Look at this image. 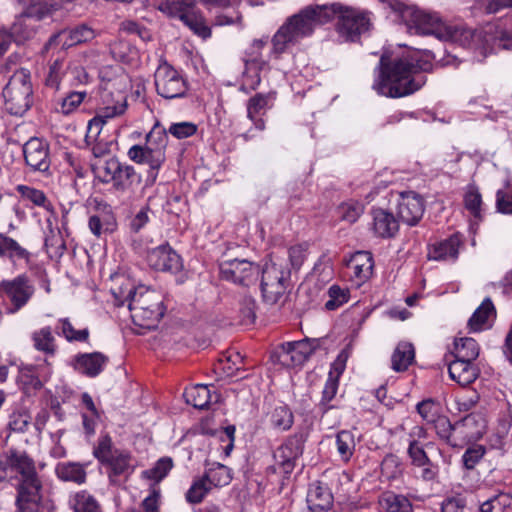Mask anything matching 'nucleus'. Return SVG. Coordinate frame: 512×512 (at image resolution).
I'll list each match as a JSON object with an SVG mask.
<instances>
[{
  "label": "nucleus",
  "mask_w": 512,
  "mask_h": 512,
  "mask_svg": "<svg viewBox=\"0 0 512 512\" xmlns=\"http://www.w3.org/2000/svg\"><path fill=\"white\" fill-rule=\"evenodd\" d=\"M430 63L414 58L398 59L388 62V56L382 54L379 62V76L373 88L378 94L398 98L414 93L425 83L421 71H428Z\"/></svg>",
  "instance_id": "nucleus-1"
},
{
  "label": "nucleus",
  "mask_w": 512,
  "mask_h": 512,
  "mask_svg": "<svg viewBox=\"0 0 512 512\" xmlns=\"http://www.w3.org/2000/svg\"><path fill=\"white\" fill-rule=\"evenodd\" d=\"M93 455L105 466L109 484L112 486H124L134 473L135 464L131 453L114 448L109 435L99 438Z\"/></svg>",
  "instance_id": "nucleus-2"
},
{
  "label": "nucleus",
  "mask_w": 512,
  "mask_h": 512,
  "mask_svg": "<svg viewBox=\"0 0 512 512\" xmlns=\"http://www.w3.org/2000/svg\"><path fill=\"white\" fill-rule=\"evenodd\" d=\"M128 308L134 324L146 329L155 328L165 311L161 294L143 286L137 288Z\"/></svg>",
  "instance_id": "nucleus-3"
},
{
  "label": "nucleus",
  "mask_w": 512,
  "mask_h": 512,
  "mask_svg": "<svg viewBox=\"0 0 512 512\" xmlns=\"http://www.w3.org/2000/svg\"><path fill=\"white\" fill-rule=\"evenodd\" d=\"M5 109L12 115L22 116L32 104V86L28 71H16L3 89Z\"/></svg>",
  "instance_id": "nucleus-4"
},
{
  "label": "nucleus",
  "mask_w": 512,
  "mask_h": 512,
  "mask_svg": "<svg viewBox=\"0 0 512 512\" xmlns=\"http://www.w3.org/2000/svg\"><path fill=\"white\" fill-rule=\"evenodd\" d=\"M261 293L266 304H277L285 295L289 280L290 270L282 262H271L261 269Z\"/></svg>",
  "instance_id": "nucleus-5"
},
{
  "label": "nucleus",
  "mask_w": 512,
  "mask_h": 512,
  "mask_svg": "<svg viewBox=\"0 0 512 512\" xmlns=\"http://www.w3.org/2000/svg\"><path fill=\"white\" fill-rule=\"evenodd\" d=\"M330 4L308 5L288 17L277 32H311L331 22Z\"/></svg>",
  "instance_id": "nucleus-6"
},
{
  "label": "nucleus",
  "mask_w": 512,
  "mask_h": 512,
  "mask_svg": "<svg viewBox=\"0 0 512 512\" xmlns=\"http://www.w3.org/2000/svg\"><path fill=\"white\" fill-rule=\"evenodd\" d=\"M390 7L400 14L409 29H416L418 32H453L437 13L406 6L400 1L391 2Z\"/></svg>",
  "instance_id": "nucleus-7"
},
{
  "label": "nucleus",
  "mask_w": 512,
  "mask_h": 512,
  "mask_svg": "<svg viewBox=\"0 0 512 512\" xmlns=\"http://www.w3.org/2000/svg\"><path fill=\"white\" fill-rule=\"evenodd\" d=\"M157 9L169 17H178L193 32H210L204 16L195 9L194 0H161Z\"/></svg>",
  "instance_id": "nucleus-8"
},
{
  "label": "nucleus",
  "mask_w": 512,
  "mask_h": 512,
  "mask_svg": "<svg viewBox=\"0 0 512 512\" xmlns=\"http://www.w3.org/2000/svg\"><path fill=\"white\" fill-rule=\"evenodd\" d=\"M157 94L165 99L184 97L188 90L187 81L170 64L162 62L154 73Z\"/></svg>",
  "instance_id": "nucleus-9"
},
{
  "label": "nucleus",
  "mask_w": 512,
  "mask_h": 512,
  "mask_svg": "<svg viewBox=\"0 0 512 512\" xmlns=\"http://www.w3.org/2000/svg\"><path fill=\"white\" fill-rule=\"evenodd\" d=\"M331 21L338 15V25L344 32H366L372 29L371 13L339 2L330 3Z\"/></svg>",
  "instance_id": "nucleus-10"
},
{
  "label": "nucleus",
  "mask_w": 512,
  "mask_h": 512,
  "mask_svg": "<svg viewBox=\"0 0 512 512\" xmlns=\"http://www.w3.org/2000/svg\"><path fill=\"white\" fill-rule=\"evenodd\" d=\"M260 271L258 264L246 259L227 260L220 264V275L223 280L244 287L255 284Z\"/></svg>",
  "instance_id": "nucleus-11"
},
{
  "label": "nucleus",
  "mask_w": 512,
  "mask_h": 512,
  "mask_svg": "<svg viewBox=\"0 0 512 512\" xmlns=\"http://www.w3.org/2000/svg\"><path fill=\"white\" fill-rule=\"evenodd\" d=\"M16 491L17 512H40L45 506L40 478L19 480Z\"/></svg>",
  "instance_id": "nucleus-12"
},
{
  "label": "nucleus",
  "mask_w": 512,
  "mask_h": 512,
  "mask_svg": "<svg viewBox=\"0 0 512 512\" xmlns=\"http://www.w3.org/2000/svg\"><path fill=\"white\" fill-rule=\"evenodd\" d=\"M5 293L11 305L7 313L14 314L23 308L35 293V287L26 275H19L13 280L0 281V295Z\"/></svg>",
  "instance_id": "nucleus-13"
},
{
  "label": "nucleus",
  "mask_w": 512,
  "mask_h": 512,
  "mask_svg": "<svg viewBox=\"0 0 512 512\" xmlns=\"http://www.w3.org/2000/svg\"><path fill=\"white\" fill-rule=\"evenodd\" d=\"M305 439L302 434H295L289 437L282 445H280L274 452V471H279L283 474H290L295 468L296 460L303 453V445Z\"/></svg>",
  "instance_id": "nucleus-14"
},
{
  "label": "nucleus",
  "mask_w": 512,
  "mask_h": 512,
  "mask_svg": "<svg viewBox=\"0 0 512 512\" xmlns=\"http://www.w3.org/2000/svg\"><path fill=\"white\" fill-rule=\"evenodd\" d=\"M319 339L305 338L300 341L287 342L281 345L279 361L287 367L302 365L319 347Z\"/></svg>",
  "instance_id": "nucleus-15"
},
{
  "label": "nucleus",
  "mask_w": 512,
  "mask_h": 512,
  "mask_svg": "<svg viewBox=\"0 0 512 512\" xmlns=\"http://www.w3.org/2000/svg\"><path fill=\"white\" fill-rule=\"evenodd\" d=\"M125 108V104L106 106L89 121L86 139H94L97 141V143L92 147V153L95 157H102L109 152V145L98 141V136L100 135L106 120L117 115H121L125 111Z\"/></svg>",
  "instance_id": "nucleus-16"
},
{
  "label": "nucleus",
  "mask_w": 512,
  "mask_h": 512,
  "mask_svg": "<svg viewBox=\"0 0 512 512\" xmlns=\"http://www.w3.org/2000/svg\"><path fill=\"white\" fill-rule=\"evenodd\" d=\"M424 213V201L415 192H403L399 195L397 214L399 219L409 226L416 225Z\"/></svg>",
  "instance_id": "nucleus-17"
},
{
  "label": "nucleus",
  "mask_w": 512,
  "mask_h": 512,
  "mask_svg": "<svg viewBox=\"0 0 512 512\" xmlns=\"http://www.w3.org/2000/svg\"><path fill=\"white\" fill-rule=\"evenodd\" d=\"M26 164L33 170L46 172L50 167V155L48 144L39 139H29L23 147Z\"/></svg>",
  "instance_id": "nucleus-18"
},
{
  "label": "nucleus",
  "mask_w": 512,
  "mask_h": 512,
  "mask_svg": "<svg viewBox=\"0 0 512 512\" xmlns=\"http://www.w3.org/2000/svg\"><path fill=\"white\" fill-rule=\"evenodd\" d=\"M149 265L155 270L178 272L182 268L180 256L168 245H161L149 251Z\"/></svg>",
  "instance_id": "nucleus-19"
},
{
  "label": "nucleus",
  "mask_w": 512,
  "mask_h": 512,
  "mask_svg": "<svg viewBox=\"0 0 512 512\" xmlns=\"http://www.w3.org/2000/svg\"><path fill=\"white\" fill-rule=\"evenodd\" d=\"M99 75L102 82L101 88L103 90V98L111 94L112 91L116 89L120 97L117 105L124 104L122 102L124 100V96L121 92L126 89L127 76L123 73L122 69L119 66H106L100 70Z\"/></svg>",
  "instance_id": "nucleus-20"
},
{
  "label": "nucleus",
  "mask_w": 512,
  "mask_h": 512,
  "mask_svg": "<svg viewBox=\"0 0 512 512\" xmlns=\"http://www.w3.org/2000/svg\"><path fill=\"white\" fill-rule=\"evenodd\" d=\"M108 360L101 352L82 353L75 356L73 367L85 376L96 377L103 371Z\"/></svg>",
  "instance_id": "nucleus-21"
},
{
  "label": "nucleus",
  "mask_w": 512,
  "mask_h": 512,
  "mask_svg": "<svg viewBox=\"0 0 512 512\" xmlns=\"http://www.w3.org/2000/svg\"><path fill=\"white\" fill-rule=\"evenodd\" d=\"M371 214L373 219L372 230L376 236L391 238L397 233L399 224L391 212L376 208L372 210Z\"/></svg>",
  "instance_id": "nucleus-22"
},
{
  "label": "nucleus",
  "mask_w": 512,
  "mask_h": 512,
  "mask_svg": "<svg viewBox=\"0 0 512 512\" xmlns=\"http://www.w3.org/2000/svg\"><path fill=\"white\" fill-rule=\"evenodd\" d=\"M307 504L308 512L328 511L333 505V496L327 487L313 483L307 493Z\"/></svg>",
  "instance_id": "nucleus-23"
},
{
  "label": "nucleus",
  "mask_w": 512,
  "mask_h": 512,
  "mask_svg": "<svg viewBox=\"0 0 512 512\" xmlns=\"http://www.w3.org/2000/svg\"><path fill=\"white\" fill-rule=\"evenodd\" d=\"M140 182L141 177L133 166L122 165L111 183L117 192L133 193Z\"/></svg>",
  "instance_id": "nucleus-24"
},
{
  "label": "nucleus",
  "mask_w": 512,
  "mask_h": 512,
  "mask_svg": "<svg viewBox=\"0 0 512 512\" xmlns=\"http://www.w3.org/2000/svg\"><path fill=\"white\" fill-rule=\"evenodd\" d=\"M451 379L461 386L471 384L478 377V369L472 362L455 358L448 366Z\"/></svg>",
  "instance_id": "nucleus-25"
},
{
  "label": "nucleus",
  "mask_w": 512,
  "mask_h": 512,
  "mask_svg": "<svg viewBox=\"0 0 512 512\" xmlns=\"http://www.w3.org/2000/svg\"><path fill=\"white\" fill-rule=\"evenodd\" d=\"M168 129L162 128L159 124H156L152 130L146 136V145L152 149L154 153L155 163H164L165 149L168 143Z\"/></svg>",
  "instance_id": "nucleus-26"
},
{
  "label": "nucleus",
  "mask_w": 512,
  "mask_h": 512,
  "mask_svg": "<svg viewBox=\"0 0 512 512\" xmlns=\"http://www.w3.org/2000/svg\"><path fill=\"white\" fill-rule=\"evenodd\" d=\"M460 239L457 235L435 243L428 252L429 259L436 261L455 260L458 257Z\"/></svg>",
  "instance_id": "nucleus-27"
},
{
  "label": "nucleus",
  "mask_w": 512,
  "mask_h": 512,
  "mask_svg": "<svg viewBox=\"0 0 512 512\" xmlns=\"http://www.w3.org/2000/svg\"><path fill=\"white\" fill-rule=\"evenodd\" d=\"M415 349L412 343L402 341L399 342L392 354V369L396 372H402L414 362Z\"/></svg>",
  "instance_id": "nucleus-28"
},
{
  "label": "nucleus",
  "mask_w": 512,
  "mask_h": 512,
  "mask_svg": "<svg viewBox=\"0 0 512 512\" xmlns=\"http://www.w3.org/2000/svg\"><path fill=\"white\" fill-rule=\"evenodd\" d=\"M8 462L10 466L21 475L20 480L39 478L33 460L29 458L26 453L11 450Z\"/></svg>",
  "instance_id": "nucleus-29"
},
{
  "label": "nucleus",
  "mask_w": 512,
  "mask_h": 512,
  "mask_svg": "<svg viewBox=\"0 0 512 512\" xmlns=\"http://www.w3.org/2000/svg\"><path fill=\"white\" fill-rule=\"evenodd\" d=\"M31 339L33 341V347L37 351L51 357L56 354L57 344L51 327L46 326L34 331L31 335Z\"/></svg>",
  "instance_id": "nucleus-30"
},
{
  "label": "nucleus",
  "mask_w": 512,
  "mask_h": 512,
  "mask_svg": "<svg viewBox=\"0 0 512 512\" xmlns=\"http://www.w3.org/2000/svg\"><path fill=\"white\" fill-rule=\"evenodd\" d=\"M68 505L74 512H103L96 498L86 490L71 494Z\"/></svg>",
  "instance_id": "nucleus-31"
},
{
  "label": "nucleus",
  "mask_w": 512,
  "mask_h": 512,
  "mask_svg": "<svg viewBox=\"0 0 512 512\" xmlns=\"http://www.w3.org/2000/svg\"><path fill=\"white\" fill-rule=\"evenodd\" d=\"M347 267L353 272V275L365 280L369 278L373 269V259L370 252L359 251L355 253L347 263Z\"/></svg>",
  "instance_id": "nucleus-32"
},
{
  "label": "nucleus",
  "mask_w": 512,
  "mask_h": 512,
  "mask_svg": "<svg viewBox=\"0 0 512 512\" xmlns=\"http://www.w3.org/2000/svg\"><path fill=\"white\" fill-rule=\"evenodd\" d=\"M128 157L136 163H146L150 167L149 178L152 182L156 180L157 171L163 163L154 162V153L146 144L144 146L134 145L128 150Z\"/></svg>",
  "instance_id": "nucleus-33"
},
{
  "label": "nucleus",
  "mask_w": 512,
  "mask_h": 512,
  "mask_svg": "<svg viewBox=\"0 0 512 512\" xmlns=\"http://www.w3.org/2000/svg\"><path fill=\"white\" fill-rule=\"evenodd\" d=\"M379 505L385 512H413L410 499L393 492L383 493L379 498Z\"/></svg>",
  "instance_id": "nucleus-34"
},
{
  "label": "nucleus",
  "mask_w": 512,
  "mask_h": 512,
  "mask_svg": "<svg viewBox=\"0 0 512 512\" xmlns=\"http://www.w3.org/2000/svg\"><path fill=\"white\" fill-rule=\"evenodd\" d=\"M6 257L12 262L17 260L29 261L30 253L13 238L0 233V258Z\"/></svg>",
  "instance_id": "nucleus-35"
},
{
  "label": "nucleus",
  "mask_w": 512,
  "mask_h": 512,
  "mask_svg": "<svg viewBox=\"0 0 512 512\" xmlns=\"http://www.w3.org/2000/svg\"><path fill=\"white\" fill-rule=\"evenodd\" d=\"M266 66V62L257 58L245 60L243 72L242 90H255L260 82V71Z\"/></svg>",
  "instance_id": "nucleus-36"
},
{
  "label": "nucleus",
  "mask_w": 512,
  "mask_h": 512,
  "mask_svg": "<svg viewBox=\"0 0 512 512\" xmlns=\"http://www.w3.org/2000/svg\"><path fill=\"white\" fill-rule=\"evenodd\" d=\"M495 313V307L491 299L485 298L468 321L470 330L473 332L483 330L489 317L495 315Z\"/></svg>",
  "instance_id": "nucleus-37"
},
{
  "label": "nucleus",
  "mask_w": 512,
  "mask_h": 512,
  "mask_svg": "<svg viewBox=\"0 0 512 512\" xmlns=\"http://www.w3.org/2000/svg\"><path fill=\"white\" fill-rule=\"evenodd\" d=\"M56 474L63 481H71L77 484H83L86 481V471L79 463H59L56 467Z\"/></svg>",
  "instance_id": "nucleus-38"
},
{
  "label": "nucleus",
  "mask_w": 512,
  "mask_h": 512,
  "mask_svg": "<svg viewBox=\"0 0 512 512\" xmlns=\"http://www.w3.org/2000/svg\"><path fill=\"white\" fill-rule=\"evenodd\" d=\"M380 470L382 478L386 481H393L402 476L404 464L399 456L388 453L381 462Z\"/></svg>",
  "instance_id": "nucleus-39"
},
{
  "label": "nucleus",
  "mask_w": 512,
  "mask_h": 512,
  "mask_svg": "<svg viewBox=\"0 0 512 512\" xmlns=\"http://www.w3.org/2000/svg\"><path fill=\"white\" fill-rule=\"evenodd\" d=\"M455 358L473 362L479 355V346L473 338H460L454 343Z\"/></svg>",
  "instance_id": "nucleus-40"
},
{
  "label": "nucleus",
  "mask_w": 512,
  "mask_h": 512,
  "mask_svg": "<svg viewBox=\"0 0 512 512\" xmlns=\"http://www.w3.org/2000/svg\"><path fill=\"white\" fill-rule=\"evenodd\" d=\"M293 422V413L284 405L275 407L269 416L270 425L278 431L289 430L292 427Z\"/></svg>",
  "instance_id": "nucleus-41"
},
{
  "label": "nucleus",
  "mask_w": 512,
  "mask_h": 512,
  "mask_svg": "<svg viewBox=\"0 0 512 512\" xmlns=\"http://www.w3.org/2000/svg\"><path fill=\"white\" fill-rule=\"evenodd\" d=\"M187 403L195 408L204 409L212 402V395L207 385L197 384L185 392Z\"/></svg>",
  "instance_id": "nucleus-42"
},
{
  "label": "nucleus",
  "mask_w": 512,
  "mask_h": 512,
  "mask_svg": "<svg viewBox=\"0 0 512 512\" xmlns=\"http://www.w3.org/2000/svg\"><path fill=\"white\" fill-rule=\"evenodd\" d=\"M88 226L95 236L100 237L113 232L116 228V221L112 214L92 215L89 218Z\"/></svg>",
  "instance_id": "nucleus-43"
},
{
  "label": "nucleus",
  "mask_w": 512,
  "mask_h": 512,
  "mask_svg": "<svg viewBox=\"0 0 512 512\" xmlns=\"http://www.w3.org/2000/svg\"><path fill=\"white\" fill-rule=\"evenodd\" d=\"M337 452L344 462L351 459L355 451V438L354 434L348 430H342L336 435Z\"/></svg>",
  "instance_id": "nucleus-44"
},
{
  "label": "nucleus",
  "mask_w": 512,
  "mask_h": 512,
  "mask_svg": "<svg viewBox=\"0 0 512 512\" xmlns=\"http://www.w3.org/2000/svg\"><path fill=\"white\" fill-rule=\"evenodd\" d=\"M203 476L214 487L226 486L232 480L230 468L220 463L208 469Z\"/></svg>",
  "instance_id": "nucleus-45"
},
{
  "label": "nucleus",
  "mask_w": 512,
  "mask_h": 512,
  "mask_svg": "<svg viewBox=\"0 0 512 512\" xmlns=\"http://www.w3.org/2000/svg\"><path fill=\"white\" fill-rule=\"evenodd\" d=\"M275 92L268 93H257L255 96L251 97L247 103V116L250 120H254V118L259 115L263 110L269 107V104L275 98Z\"/></svg>",
  "instance_id": "nucleus-46"
},
{
  "label": "nucleus",
  "mask_w": 512,
  "mask_h": 512,
  "mask_svg": "<svg viewBox=\"0 0 512 512\" xmlns=\"http://www.w3.org/2000/svg\"><path fill=\"white\" fill-rule=\"evenodd\" d=\"M481 512H512V496L501 493L485 501L480 506Z\"/></svg>",
  "instance_id": "nucleus-47"
},
{
  "label": "nucleus",
  "mask_w": 512,
  "mask_h": 512,
  "mask_svg": "<svg viewBox=\"0 0 512 512\" xmlns=\"http://www.w3.org/2000/svg\"><path fill=\"white\" fill-rule=\"evenodd\" d=\"M122 165L116 158H110L99 165H95L93 170L102 183H111Z\"/></svg>",
  "instance_id": "nucleus-48"
},
{
  "label": "nucleus",
  "mask_w": 512,
  "mask_h": 512,
  "mask_svg": "<svg viewBox=\"0 0 512 512\" xmlns=\"http://www.w3.org/2000/svg\"><path fill=\"white\" fill-rule=\"evenodd\" d=\"M212 485L206 480L204 476L195 479L191 487L186 492L185 498L191 504H198L202 502L204 497L211 490Z\"/></svg>",
  "instance_id": "nucleus-49"
},
{
  "label": "nucleus",
  "mask_w": 512,
  "mask_h": 512,
  "mask_svg": "<svg viewBox=\"0 0 512 512\" xmlns=\"http://www.w3.org/2000/svg\"><path fill=\"white\" fill-rule=\"evenodd\" d=\"M60 325V334L68 342H86L89 338L90 332L88 328L76 330L68 318H63L58 321Z\"/></svg>",
  "instance_id": "nucleus-50"
},
{
  "label": "nucleus",
  "mask_w": 512,
  "mask_h": 512,
  "mask_svg": "<svg viewBox=\"0 0 512 512\" xmlns=\"http://www.w3.org/2000/svg\"><path fill=\"white\" fill-rule=\"evenodd\" d=\"M172 467V459L169 457H163L159 459L152 468L144 470L142 472V477L159 482L167 476Z\"/></svg>",
  "instance_id": "nucleus-51"
},
{
  "label": "nucleus",
  "mask_w": 512,
  "mask_h": 512,
  "mask_svg": "<svg viewBox=\"0 0 512 512\" xmlns=\"http://www.w3.org/2000/svg\"><path fill=\"white\" fill-rule=\"evenodd\" d=\"M329 299L325 303V308L329 311L336 310L349 300V290L341 288L338 285H332L328 289Z\"/></svg>",
  "instance_id": "nucleus-52"
},
{
  "label": "nucleus",
  "mask_w": 512,
  "mask_h": 512,
  "mask_svg": "<svg viewBox=\"0 0 512 512\" xmlns=\"http://www.w3.org/2000/svg\"><path fill=\"white\" fill-rule=\"evenodd\" d=\"M437 435L449 445H455L457 441L453 438V424L446 416H438L433 422Z\"/></svg>",
  "instance_id": "nucleus-53"
},
{
  "label": "nucleus",
  "mask_w": 512,
  "mask_h": 512,
  "mask_svg": "<svg viewBox=\"0 0 512 512\" xmlns=\"http://www.w3.org/2000/svg\"><path fill=\"white\" fill-rule=\"evenodd\" d=\"M17 191L27 200H30L33 204L47 208L50 204L43 191L26 185H18Z\"/></svg>",
  "instance_id": "nucleus-54"
},
{
  "label": "nucleus",
  "mask_w": 512,
  "mask_h": 512,
  "mask_svg": "<svg viewBox=\"0 0 512 512\" xmlns=\"http://www.w3.org/2000/svg\"><path fill=\"white\" fill-rule=\"evenodd\" d=\"M363 210V205L355 201L343 203L338 208L341 219L349 223L356 222Z\"/></svg>",
  "instance_id": "nucleus-55"
},
{
  "label": "nucleus",
  "mask_w": 512,
  "mask_h": 512,
  "mask_svg": "<svg viewBox=\"0 0 512 512\" xmlns=\"http://www.w3.org/2000/svg\"><path fill=\"white\" fill-rule=\"evenodd\" d=\"M453 438L457 443L452 447H462L465 443L479 439L478 432H468L461 420L453 424Z\"/></svg>",
  "instance_id": "nucleus-56"
},
{
  "label": "nucleus",
  "mask_w": 512,
  "mask_h": 512,
  "mask_svg": "<svg viewBox=\"0 0 512 512\" xmlns=\"http://www.w3.org/2000/svg\"><path fill=\"white\" fill-rule=\"evenodd\" d=\"M168 132L176 139H185L197 132V125L188 121L172 123L168 128Z\"/></svg>",
  "instance_id": "nucleus-57"
},
{
  "label": "nucleus",
  "mask_w": 512,
  "mask_h": 512,
  "mask_svg": "<svg viewBox=\"0 0 512 512\" xmlns=\"http://www.w3.org/2000/svg\"><path fill=\"white\" fill-rule=\"evenodd\" d=\"M239 305L242 321L246 324L253 323L256 318V300L250 295H244Z\"/></svg>",
  "instance_id": "nucleus-58"
},
{
  "label": "nucleus",
  "mask_w": 512,
  "mask_h": 512,
  "mask_svg": "<svg viewBox=\"0 0 512 512\" xmlns=\"http://www.w3.org/2000/svg\"><path fill=\"white\" fill-rule=\"evenodd\" d=\"M468 432H478L479 439L483 436L486 429V420L480 414H469L461 419Z\"/></svg>",
  "instance_id": "nucleus-59"
},
{
  "label": "nucleus",
  "mask_w": 512,
  "mask_h": 512,
  "mask_svg": "<svg viewBox=\"0 0 512 512\" xmlns=\"http://www.w3.org/2000/svg\"><path fill=\"white\" fill-rule=\"evenodd\" d=\"M439 409V404L432 399L423 400L417 405L418 413L428 423H432L439 416Z\"/></svg>",
  "instance_id": "nucleus-60"
},
{
  "label": "nucleus",
  "mask_w": 512,
  "mask_h": 512,
  "mask_svg": "<svg viewBox=\"0 0 512 512\" xmlns=\"http://www.w3.org/2000/svg\"><path fill=\"white\" fill-rule=\"evenodd\" d=\"M408 455L412 460V464L415 466L429 465L430 459L417 440H411L409 442Z\"/></svg>",
  "instance_id": "nucleus-61"
},
{
  "label": "nucleus",
  "mask_w": 512,
  "mask_h": 512,
  "mask_svg": "<svg viewBox=\"0 0 512 512\" xmlns=\"http://www.w3.org/2000/svg\"><path fill=\"white\" fill-rule=\"evenodd\" d=\"M125 282L121 286L112 289V294L118 305H123L125 302L129 304L132 301V296L134 297L137 292V288H134L128 280Z\"/></svg>",
  "instance_id": "nucleus-62"
},
{
  "label": "nucleus",
  "mask_w": 512,
  "mask_h": 512,
  "mask_svg": "<svg viewBox=\"0 0 512 512\" xmlns=\"http://www.w3.org/2000/svg\"><path fill=\"white\" fill-rule=\"evenodd\" d=\"M484 454L485 448L481 445L468 448L462 457L464 466L467 469H473L475 465L480 461V459L484 456Z\"/></svg>",
  "instance_id": "nucleus-63"
},
{
  "label": "nucleus",
  "mask_w": 512,
  "mask_h": 512,
  "mask_svg": "<svg viewBox=\"0 0 512 512\" xmlns=\"http://www.w3.org/2000/svg\"><path fill=\"white\" fill-rule=\"evenodd\" d=\"M465 207L471 212V214L478 218L480 217L481 208V195L478 191H469L466 193L464 198Z\"/></svg>",
  "instance_id": "nucleus-64"
}]
</instances>
